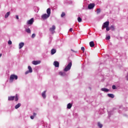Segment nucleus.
I'll list each match as a JSON object with an SVG mask.
<instances>
[{
    "label": "nucleus",
    "instance_id": "1",
    "mask_svg": "<svg viewBox=\"0 0 128 128\" xmlns=\"http://www.w3.org/2000/svg\"><path fill=\"white\" fill-rule=\"evenodd\" d=\"M72 66V62H69L67 66L64 68V72H68V70H70Z\"/></svg>",
    "mask_w": 128,
    "mask_h": 128
},
{
    "label": "nucleus",
    "instance_id": "2",
    "mask_svg": "<svg viewBox=\"0 0 128 128\" xmlns=\"http://www.w3.org/2000/svg\"><path fill=\"white\" fill-rule=\"evenodd\" d=\"M14 80H18V76L15 74H11L10 78V82H12Z\"/></svg>",
    "mask_w": 128,
    "mask_h": 128
},
{
    "label": "nucleus",
    "instance_id": "3",
    "mask_svg": "<svg viewBox=\"0 0 128 128\" xmlns=\"http://www.w3.org/2000/svg\"><path fill=\"white\" fill-rule=\"evenodd\" d=\"M109 26H110V22L107 21L104 22L102 26V30H104V28H108Z\"/></svg>",
    "mask_w": 128,
    "mask_h": 128
},
{
    "label": "nucleus",
    "instance_id": "4",
    "mask_svg": "<svg viewBox=\"0 0 128 128\" xmlns=\"http://www.w3.org/2000/svg\"><path fill=\"white\" fill-rule=\"evenodd\" d=\"M41 18L44 20H46L47 18H50V16L48 15V14H45L42 15Z\"/></svg>",
    "mask_w": 128,
    "mask_h": 128
},
{
    "label": "nucleus",
    "instance_id": "5",
    "mask_svg": "<svg viewBox=\"0 0 128 128\" xmlns=\"http://www.w3.org/2000/svg\"><path fill=\"white\" fill-rule=\"evenodd\" d=\"M56 30V26L54 25H53L52 26V28H50L49 30L50 32H52V34H54V30Z\"/></svg>",
    "mask_w": 128,
    "mask_h": 128
},
{
    "label": "nucleus",
    "instance_id": "6",
    "mask_svg": "<svg viewBox=\"0 0 128 128\" xmlns=\"http://www.w3.org/2000/svg\"><path fill=\"white\" fill-rule=\"evenodd\" d=\"M96 4H90L88 6V8L89 10H92V8H94Z\"/></svg>",
    "mask_w": 128,
    "mask_h": 128
},
{
    "label": "nucleus",
    "instance_id": "7",
    "mask_svg": "<svg viewBox=\"0 0 128 128\" xmlns=\"http://www.w3.org/2000/svg\"><path fill=\"white\" fill-rule=\"evenodd\" d=\"M34 18H32L27 22V24H34Z\"/></svg>",
    "mask_w": 128,
    "mask_h": 128
},
{
    "label": "nucleus",
    "instance_id": "8",
    "mask_svg": "<svg viewBox=\"0 0 128 128\" xmlns=\"http://www.w3.org/2000/svg\"><path fill=\"white\" fill-rule=\"evenodd\" d=\"M32 64H34V66H36V64H40V60H34L32 62Z\"/></svg>",
    "mask_w": 128,
    "mask_h": 128
},
{
    "label": "nucleus",
    "instance_id": "9",
    "mask_svg": "<svg viewBox=\"0 0 128 128\" xmlns=\"http://www.w3.org/2000/svg\"><path fill=\"white\" fill-rule=\"evenodd\" d=\"M54 64L56 68H58L60 66V63L57 61L54 62Z\"/></svg>",
    "mask_w": 128,
    "mask_h": 128
},
{
    "label": "nucleus",
    "instance_id": "10",
    "mask_svg": "<svg viewBox=\"0 0 128 128\" xmlns=\"http://www.w3.org/2000/svg\"><path fill=\"white\" fill-rule=\"evenodd\" d=\"M24 46V42H20L19 44V49L20 50V48H22Z\"/></svg>",
    "mask_w": 128,
    "mask_h": 128
},
{
    "label": "nucleus",
    "instance_id": "11",
    "mask_svg": "<svg viewBox=\"0 0 128 128\" xmlns=\"http://www.w3.org/2000/svg\"><path fill=\"white\" fill-rule=\"evenodd\" d=\"M14 96H10L8 97V100H14L15 98Z\"/></svg>",
    "mask_w": 128,
    "mask_h": 128
},
{
    "label": "nucleus",
    "instance_id": "12",
    "mask_svg": "<svg viewBox=\"0 0 128 128\" xmlns=\"http://www.w3.org/2000/svg\"><path fill=\"white\" fill-rule=\"evenodd\" d=\"M90 48H94V41L90 42Z\"/></svg>",
    "mask_w": 128,
    "mask_h": 128
},
{
    "label": "nucleus",
    "instance_id": "13",
    "mask_svg": "<svg viewBox=\"0 0 128 128\" xmlns=\"http://www.w3.org/2000/svg\"><path fill=\"white\" fill-rule=\"evenodd\" d=\"M47 14L50 16V8H48L46 10Z\"/></svg>",
    "mask_w": 128,
    "mask_h": 128
},
{
    "label": "nucleus",
    "instance_id": "14",
    "mask_svg": "<svg viewBox=\"0 0 128 128\" xmlns=\"http://www.w3.org/2000/svg\"><path fill=\"white\" fill-rule=\"evenodd\" d=\"M101 90H102V92H108L110 91V90L106 88H102Z\"/></svg>",
    "mask_w": 128,
    "mask_h": 128
},
{
    "label": "nucleus",
    "instance_id": "15",
    "mask_svg": "<svg viewBox=\"0 0 128 128\" xmlns=\"http://www.w3.org/2000/svg\"><path fill=\"white\" fill-rule=\"evenodd\" d=\"M56 50L54 48H52L51 50V54H56Z\"/></svg>",
    "mask_w": 128,
    "mask_h": 128
},
{
    "label": "nucleus",
    "instance_id": "16",
    "mask_svg": "<svg viewBox=\"0 0 128 128\" xmlns=\"http://www.w3.org/2000/svg\"><path fill=\"white\" fill-rule=\"evenodd\" d=\"M46 91H44V92L42 93V96L43 98H46Z\"/></svg>",
    "mask_w": 128,
    "mask_h": 128
},
{
    "label": "nucleus",
    "instance_id": "17",
    "mask_svg": "<svg viewBox=\"0 0 128 128\" xmlns=\"http://www.w3.org/2000/svg\"><path fill=\"white\" fill-rule=\"evenodd\" d=\"M72 104L69 103L67 105V108H68L70 110V108H72Z\"/></svg>",
    "mask_w": 128,
    "mask_h": 128
},
{
    "label": "nucleus",
    "instance_id": "18",
    "mask_svg": "<svg viewBox=\"0 0 128 128\" xmlns=\"http://www.w3.org/2000/svg\"><path fill=\"white\" fill-rule=\"evenodd\" d=\"M108 96L109 98H114V94H108Z\"/></svg>",
    "mask_w": 128,
    "mask_h": 128
},
{
    "label": "nucleus",
    "instance_id": "19",
    "mask_svg": "<svg viewBox=\"0 0 128 128\" xmlns=\"http://www.w3.org/2000/svg\"><path fill=\"white\" fill-rule=\"evenodd\" d=\"M10 12H8L5 15V18H8L10 16Z\"/></svg>",
    "mask_w": 128,
    "mask_h": 128
},
{
    "label": "nucleus",
    "instance_id": "20",
    "mask_svg": "<svg viewBox=\"0 0 128 128\" xmlns=\"http://www.w3.org/2000/svg\"><path fill=\"white\" fill-rule=\"evenodd\" d=\"M28 70L30 73L32 72V68L30 66H28Z\"/></svg>",
    "mask_w": 128,
    "mask_h": 128
},
{
    "label": "nucleus",
    "instance_id": "21",
    "mask_svg": "<svg viewBox=\"0 0 128 128\" xmlns=\"http://www.w3.org/2000/svg\"><path fill=\"white\" fill-rule=\"evenodd\" d=\"M59 74L62 76H66V73L64 72H59Z\"/></svg>",
    "mask_w": 128,
    "mask_h": 128
},
{
    "label": "nucleus",
    "instance_id": "22",
    "mask_svg": "<svg viewBox=\"0 0 128 128\" xmlns=\"http://www.w3.org/2000/svg\"><path fill=\"white\" fill-rule=\"evenodd\" d=\"M20 106H22V104H20L18 103V104H16L15 106V108L16 110H18V108H20Z\"/></svg>",
    "mask_w": 128,
    "mask_h": 128
},
{
    "label": "nucleus",
    "instance_id": "23",
    "mask_svg": "<svg viewBox=\"0 0 128 128\" xmlns=\"http://www.w3.org/2000/svg\"><path fill=\"white\" fill-rule=\"evenodd\" d=\"M26 32H28V34H30L31 32L30 29V28L26 29Z\"/></svg>",
    "mask_w": 128,
    "mask_h": 128
},
{
    "label": "nucleus",
    "instance_id": "24",
    "mask_svg": "<svg viewBox=\"0 0 128 128\" xmlns=\"http://www.w3.org/2000/svg\"><path fill=\"white\" fill-rule=\"evenodd\" d=\"M18 94H16L15 97V101L18 102Z\"/></svg>",
    "mask_w": 128,
    "mask_h": 128
},
{
    "label": "nucleus",
    "instance_id": "25",
    "mask_svg": "<svg viewBox=\"0 0 128 128\" xmlns=\"http://www.w3.org/2000/svg\"><path fill=\"white\" fill-rule=\"evenodd\" d=\"M78 22H82V18L80 17H78Z\"/></svg>",
    "mask_w": 128,
    "mask_h": 128
},
{
    "label": "nucleus",
    "instance_id": "26",
    "mask_svg": "<svg viewBox=\"0 0 128 128\" xmlns=\"http://www.w3.org/2000/svg\"><path fill=\"white\" fill-rule=\"evenodd\" d=\"M96 12H97L98 14H100V8H97V10H96Z\"/></svg>",
    "mask_w": 128,
    "mask_h": 128
},
{
    "label": "nucleus",
    "instance_id": "27",
    "mask_svg": "<svg viewBox=\"0 0 128 128\" xmlns=\"http://www.w3.org/2000/svg\"><path fill=\"white\" fill-rule=\"evenodd\" d=\"M98 126H99V128H102V124H100V122H98Z\"/></svg>",
    "mask_w": 128,
    "mask_h": 128
},
{
    "label": "nucleus",
    "instance_id": "28",
    "mask_svg": "<svg viewBox=\"0 0 128 128\" xmlns=\"http://www.w3.org/2000/svg\"><path fill=\"white\" fill-rule=\"evenodd\" d=\"M64 16H66V13L62 12V14H61V17L64 18Z\"/></svg>",
    "mask_w": 128,
    "mask_h": 128
},
{
    "label": "nucleus",
    "instance_id": "29",
    "mask_svg": "<svg viewBox=\"0 0 128 128\" xmlns=\"http://www.w3.org/2000/svg\"><path fill=\"white\" fill-rule=\"evenodd\" d=\"M110 28L111 30H114V26H112L110 27Z\"/></svg>",
    "mask_w": 128,
    "mask_h": 128
},
{
    "label": "nucleus",
    "instance_id": "30",
    "mask_svg": "<svg viewBox=\"0 0 128 128\" xmlns=\"http://www.w3.org/2000/svg\"><path fill=\"white\" fill-rule=\"evenodd\" d=\"M106 40H110V36H108L106 38Z\"/></svg>",
    "mask_w": 128,
    "mask_h": 128
},
{
    "label": "nucleus",
    "instance_id": "31",
    "mask_svg": "<svg viewBox=\"0 0 128 128\" xmlns=\"http://www.w3.org/2000/svg\"><path fill=\"white\" fill-rule=\"evenodd\" d=\"M12 44V41L10 40H9L8 41V44Z\"/></svg>",
    "mask_w": 128,
    "mask_h": 128
},
{
    "label": "nucleus",
    "instance_id": "32",
    "mask_svg": "<svg viewBox=\"0 0 128 128\" xmlns=\"http://www.w3.org/2000/svg\"><path fill=\"white\" fill-rule=\"evenodd\" d=\"M112 88L113 90H116V86L113 85V86H112Z\"/></svg>",
    "mask_w": 128,
    "mask_h": 128
},
{
    "label": "nucleus",
    "instance_id": "33",
    "mask_svg": "<svg viewBox=\"0 0 128 128\" xmlns=\"http://www.w3.org/2000/svg\"><path fill=\"white\" fill-rule=\"evenodd\" d=\"M35 37H36V34H32V38H35Z\"/></svg>",
    "mask_w": 128,
    "mask_h": 128
},
{
    "label": "nucleus",
    "instance_id": "34",
    "mask_svg": "<svg viewBox=\"0 0 128 128\" xmlns=\"http://www.w3.org/2000/svg\"><path fill=\"white\" fill-rule=\"evenodd\" d=\"M81 50H82L83 52H84V47H82Z\"/></svg>",
    "mask_w": 128,
    "mask_h": 128
},
{
    "label": "nucleus",
    "instance_id": "35",
    "mask_svg": "<svg viewBox=\"0 0 128 128\" xmlns=\"http://www.w3.org/2000/svg\"><path fill=\"white\" fill-rule=\"evenodd\" d=\"M106 30H107V32H108V30H110V28L108 27H108H106Z\"/></svg>",
    "mask_w": 128,
    "mask_h": 128
},
{
    "label": "nucleus",
    "instance_id": "36",
    "mask_svg": "<svg viewBox=\"0 0 128 128\" xmlns=\"http://www.w3.org/2000/svg\"><path fill=\"white\" fill-rule=\"evenodd\" d=\"M30 118L32 120H34V116H30Z\"/></svg>",
    "mask_w": 128,
    "mask_h": 128
},
{
    "label": "nucleus",
    "instance_id": "37",
    "mask_svg": "<svg viewBox=\"0 0 128 128\" xmlns=\"http://www.w3.org/2000/svg\"><path fill=\"white\" fill-rule=\"evenodd\" d=\"M30 74V71H26V72H25V74Z\"/></svg>",
    "mask_w": 128,
    "mask_h": 128
},
{
    "label": "nucleus",
    "instance_id": "38",
    "mask_svg": "<svg viewBox=\"0 0 128 128\" xmlns=\"http://www.w3.org/2000/svg\"><path fill=\"white\" fill-rule=\"evenodd\" d=\"M16 20H18V15H16Z\"/></svg>",
    "mask_w": 128,
    "mask_h": 128
},
{
    "label": "nucleus",
    "instance_id": "39",
    "mask_svg": "<svg viewBox=\"0 0 128 128\" xmlns=\"http://www.w3.org/2000/svg\"><path fill=\"white\" fill-rule=\"evenodd\" d=\"M70 32H72V28H70Z\"/></svg>",
    "mask_w": 128,
    "mask_h": 128
},
{
    "label": "nucleus",
    "instance_id": "40",
    "mask_svg": "<svg viewBox=\"0 0 128 128\" xmlns=\"http://www.w3.org/2000/svg\"><path fill=\"white\" fill-rule=\"evenodd\" d=\"M126 78H127V80H128V74H127V76H126Z\"/></svg>",
    "mask_w": 128,
    "mask_h": 128
},
{
    "label": "nucleus",
    "instance_id": "41",
    "mask_svg": "<svg viewBox=\"0 0 128 128\" xmlns=\"http://www.w3.org/2000/svg\"><path fill=\"white\" fill-rule=\"evenodd\" d=\"M36 116V113H34V116Z\"/></svg>",
    "mask_w": 128,
    "mask_h": 128
},
{
    "label": "nucleus",
    "instance_id": "42",
    "mask_svg": "<svg viewBox=\"0 0 128 128\" xmlns=\"http://www.w3.org/2000/svg\"><path fill=\"white\" fill-rule=\"evenodd\" d=\"M2 56V54H0V58H1Z\"/></svg>",
    "mask_w": 128,
    "mask_h": 128
}]
</instances>
